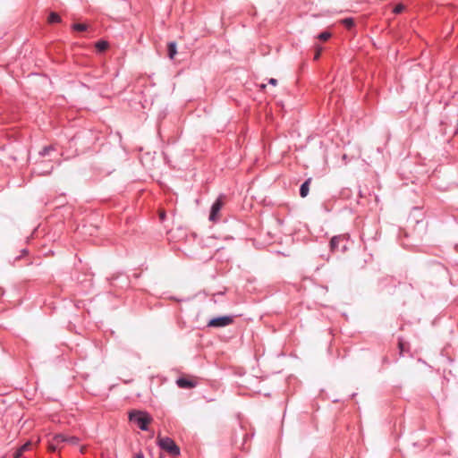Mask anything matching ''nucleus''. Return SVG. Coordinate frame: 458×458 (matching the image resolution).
<instances>
[{"label": "nucleus", "instance_id": "nucleus-1", "mask_svg": "<svg viewBox=\"0 0 458 458\" xmlns=\"http://www.w3.org/2000/svg\"><path fill=\"white\" fill-rule=\"evenodd\" d=\"M129 420L131 422L136 423L141 430L147 431L152 418L145 411L134 410L129 412Z\"/></svg>", "mask_w": 458, "mask_h": 458}, {"label": "nucleus", "instance_id": "nucleus-2", "mask_svg": "<svg viewBox=\"0 0 458 458\" xmlns=\"http://www.w3.org/2000/svg\"><path fill=\"white\" fill-rule=\"evenodd\" d=\"M157 443L159 447L167 452L171 456L176 457L180 454V448L172 438L160 437Z\"/></svg>", "mask_w": 458, "mask_h": 458}, {"label": "nucleus", "instance_id": "nucleus-3", "mask_svg": "<svg viewBox=\"0 0 458 458\" xmlns=\"http://www.w3.org/2000/svg\"><path fill=\"white\" fill-rule=\"evenodd\" d=\"M348 241L349 237L346 234L335 235L330 241V250L344 253L348 250Z\"/></svg>", "mask_w": 458, "mask_h": 458}, {"label": "nucleus", "instance_id": "nucleus-4", "mask_svg": "<svg viewBox=\"0 0 458 458\" xmlns=\"http://www.w3.org/2000/svg\"><path fill=\"white\" fill-rule=\"evenodd\" d=\"M233 323V316H221L210 319L208 323L209 327H225Z\"/></svg>", "mask_w": 458, "mask_h": 458}, {"label": "nucleus", "instance_id": "nucleus-5", "mask_svg": "<svg viewBox=\"0 0 458 458\" xmlns=\"http://www.w3.org/2000/svg\"><path fill=\"white\" fill-rule=\"evenodd\" d=\"M224 205L223 202V196H219L216 201L212 204L210 214H209V220L216 222L218 219V214Z\"/></svg>", "mask_w": 458, "mask_h": 458}, {"label": "nucleus", "instance_id": "nucleus-6", "mask_svg": "<svg viewBox=\"0 0 458 458\" xmlns=\"http://www.w3.org/2000/svg\"><path fill=\"white\" fill-rule=\"evenodd\" d=\"M176 385L178 386V387L182 388V389H191L197 386V382L193 379H190V378L182 377H179L176 380Z\"/></svg>", "mask_w": 458, "mask_h": 458}, {"label": "nucleus", "instance_id": "nucleus-7", "mask_svg": "<svg viewBox=\"0 0 458 458\" xmlns=\"http://www.w3.org/2000/svg\"><path fill=\"white\" fill-rule=\"evenodd\" d=\"M311 182V178H308L300 188V195L301 198H305L308 196L310 191V184Z\"/></svg>", "mask_w": 458, "mask_h": 458}, {"label": "nucleus", "instance_id": "nucleus-8", "mask_svg": "<svg viewBox=\"0 0 458 458\" xmlns=\"http://www.w3.org/2000/svg\"><path fill=\"white\" fill-rule=\"evenodd\" d=\"M47 166V170H41L40 165H38L36 168H34L33 173L38 175H47L49 174L53 169V165L51 164H44Z\"/></svg>", "mask_w": 458, "mask_h": 458}, {"label": "nucleus", "instance_id": "nucleus-9", "mask_svg": "<svg viewBox=\"0 0 458 458\" xmlns=\"http://www.w3.org/2000/svg\"><path fill=\"white\" fill-rule=\"evenodd\" d=\"M167 52H168V57L170 59H174L175 55L177 54V46H176L175 42L172 41V42L168 43Z\"/></svg>", "mask_w": 458, "mask_h": 458}, {"label": "nucleus", "instance_id": "nucleus-10", "mask_svg": "<svg viewBox=\"0 0 458 458\" xmlns=\"http://www.w3.org/2000/svg\"><path fill=\"white\" fill-rule=\"evenodd\" d=\"M47 21L49 23H58L61 22V17L58 13L52 12L49 14Z\"/></svg>", "mask_w": 458, "mask_h": 458}, {"label": "nucleus", "instance_id": "nucleus-11", "mask_svg": "<svg viewBox=\"0 0 458 458\" xmlns=\"http://www.w3.org/2000/svg\"><path fill=\"white\" fill-rule=\"evenodd\" d=\"M66 437L64 434H55L52 439L60 445L61 443H66Z\"/></svg>", "mask_w": 458, "mask_h": 458}, {"label": "nucleus", "instance_id": "nucleus-12", "mask_svg": "<svg viewBox=\"0 0 458 458\" xmlns=\"http://www.w3.org/2000/svg\"><path fill=\"white\" fill-rule=\"evenodd\" d=\"M96 47L98 51H105L108 47V43L106 41L100 40L97 42Z\"/></svg>", "mask_w": 458, "mask_h": 458}, {"label": "nucleus", "instance_id": "nucleus-13", "mask_svg": "<svg viewBox=\"0 0 458 458\" xmlns=\"http://www.w3.org/2000/svg\"><path fill=\"white\" fill-rule=\"evenodd\" d=\"M342 22L347 29H352L354 26V20L352 18H345Z\"/></svg>", "mask_w": 458, "mask_h": 458}, {"label": "nucleus", "instance_id": "nucleus-14", "mask_svg": "<svg viewBox=\"0 0 458 458\" xmlns=\"http://www.w3.org/2000/svg\"><path fill=\"white\" fill-rule=\"evenodd\" d=\"M87 25L83 23H74L72 25V30L76 31H85L87 30Z\"/></svg>", "mask_w": 458, "mask_h": 458}, {"label": "nucleus", "instance_id": "nucleus-15", "mask_svg": "<svg viewBox=\"0 0 458 458\" xmlns=\"http://www.w3.org/2000/svg\"><path fill=\"white\" fill-rule=\"evenodd\" d=\"M59 449V445L55 442V440H51L48 444V450L52 453L56 452Z\"/></svg>", "mask_w": 458, "mask_h": 458}, {"label": "nucleus", "instance_id": "nucleus-16", "mask_svg": "<svg viewBox=\"0 0 458 458\" xmlns=\"http://www.w3.org/2000/svg\"><path fill=\"white\" fill-rule=\"evenodd\" d=\"M331 38V33L328 31H323L320 34H318V38L322 41H327Z\"/></svg>", "mask_w": 458, "mask_h": 458}, {"label": "nucleus", "instance_id": "nucleus-17", "mask_svg": "<svg viewBox=\"0 0 458 458\" xmlns=\"http://www.w3.org/2000/svg\"><path fill=\"white\" fill-rule=\"evenodd\" d=\"M66 443L72 445H77L80 443V438L77 437H67Z\"/></svg>", "mask_w": 458, "mask_h": 458}, {"label": "nucleus", "instance_id": "nucleus-18", "mask_svg": "<svg viewBox=\"0 0 458 458\" xmlns=\"http://www.w3.org/2000/svg\"><path fill=\"white\" fill-rule=\"evenodd\" d=\"M404 10V5L402 4H399L397 5L394 6V8L393 9V13H395V14H399L401 13Z\"/></svg>", "mask_w": 458, "mask_h": 458}, {"label": "nucleus", "instance_id": "nucleus-19", "mask_svg": "<svg viewBox=\"0 0 458 458\" xmlns=\"http://www.w3.org/2000/svg\"><path fill=\"white\" fill-rule=\"evenodd\" d=\"M53 150V147L52 146H47V147H45L43 148V149L39 152V155L42 156V157H45L47 155H48V153Z\"/></svg>", "mask_w": 458, "mask_h": 458}, {"label": "nucleus", "instance_id": "nucleus-20", "mask_svg": "<svg viewBox=\"0 0 458 458\" xmlns=\"http://www.w3.org/2000/svg\"><path fill=\"white\" fill-rule=\"evenodd\" d=\"M322 50H323V48L321 47H319V46L316 47V50H315V54H314V60L319 59Z\"/></svg>", "mask_w": 458, "mask_h": 458}, {"label": "nucleus", "instance_id": "nucleus-21", "mask_svg": "<svg viewBox=\"0 0 458 458\" xmlns=\"http://www.w3.org/2000/svg\"><path fill=\"white\" fill-rule=\"evenodd\" d=\"M398 347L400 349V353L403 354L404 344L402 341H399Z\"/></svg>", "mask_w": 458, "mask_h": 458}, {"label": "nucleus", "instance_id": "nucleus-22", "mask_svg": "<svg viewBox=\"0 0 458 458\" xmlns=\"http://www.w3.org/2000/svg\"><path fill=\"white\" fill-rule=\"evenodd\" d=\"M268 83L273 85V86H276L277 84V80L274 79V78H271V79H269Z\"/></svg>", "mask_w": 458, "mask_h": 458}, {"label": "nucleus", "instance_id": "nucleus-23", "mask_svg": "<svg viewBox=\"0 0 458 458\" xmlns=\"http://www.w3.org/2000/svg\"><path fill=\"white\" fill-rule=\"evenodd\" d=\"M135 458H144V455L141 452L136 454Z\"/></svg>", "mask_w": 458, "mask_h": 458}, {"label": "nucleus", "instance_id": "nucleus-24", "mask_svg": "<svg viewBox=\"0 0 458 458\" xmlns=\"http://www.w3.org/2000/svg\"><path fill=\"white\" fill-rule=\"evenodd\" d=\"M29 445H30V444H25V445H23L21 446V452H22V451L26 450V449L28 448Z\"/></svg>", "mask_w": 458, "mask_h": 458}, {"label": "nucleus", "instance_id": "nucleus-25", "mask_svg": "<svg viewBox=\"0 0 458 458\" xmlns=\"http://www.w3.org/2000/svg\"><path fill=\"white\" fill-rule=\"evenodd\" d=\"M165 216V215L164 213H161V214H160V218H161V220H164Z\"/></svg>", "mask_w": 458, "mask_h": 458}]
</instances>
